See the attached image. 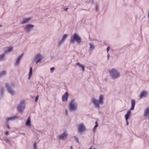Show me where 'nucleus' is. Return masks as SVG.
Returning <instances> with one entry per match:
<instances>
[{
	"mask_svg": "<svg viewBox=\"0 0 149 149\" xmlns=\"http://www.w3.org/2000/svg\"><path fill=\"white\" fill-rule=\"evenodd\" d=\"M104 95H100L98 99H97L94 97L92 98L91 102L95 108L99 109L100 105H102L104 103Z\"/></svg>",
	"mask_w": 149,
	"mask_h": 149,
	"instance_id": "nucleus-1",
	"label": "nucleus"
},
{
	"mask_svg": "<svg viewBox=\"0 0 149 149\" xmlns=\"http://www.w3.org/2000/svg\"><path fill=\"white\" fill-rule=\"evenodd\" d=\"M109 75L113 80L118 79L120 76V72L115 68H113L109 71Z\"/></svg>",
	"mask_w": 149,
	"mask_h": 149,
	"instance_id": "nucleus-2",
	"label": "nucleus"
},
{
	"mask_svg": "<svg viewBox=\"0 0 149 149\" xmlns=\"http://www.w3.org/2000/svg\"><path fill=\"white\" fill-rule=\"evenodd\" d=\"M81 39L79 36L76 33H74L71 36L70 42L71 43L73 44L76 42L77 44L81 43Z\"/></svg>",
	"mask_w": 149,
	"mask_h": 149,
	"instance_id": "nucleus-3",
	"label": "nucleus"
},
{
	"mask_svg": "<svg viewBox=\"0 0 149 149\" xmlns=\"http://www.w3.org/2000/svg\"><path fill=\"white\" fill-rule=\"evenodd\" d=\"M69 110L70 111H75L77 109V104L76 100L74 99L71 100L69 104Z\"/></svg>",
	"mask_w": 149,
	"mask_h": 149,
	"instance_id": "nucleus-4",
	"label": "nucleus"
},
{
	"mask_svg": "<svg viewBox=\"0 0 149 149\" xmlns=\"http://www.w3.org/2000/svg\"><path fill=\"white\" fill-rule=\"evenodd\" d=\"M6 86L8 92L11 95H14L16 93L13 90V88L15 86L14 83L7 84Z\"/></svg>",
	"mask_w": 149,
	"mask_h": 149,
	"instance_id": "nucleus-5",
	"label": "nucleus"
},
{
	"mask_svg": "<svg viewBox=\"0 0 149 149\" xmlns=\"http://www.w3.org/2000/svg\"><path fill=\"white\" fill-rule=\"evenodd\" d=\"M42 59V56L40 54H36L33 57L32 60L33 62L35 63L36 64L40 62Z\"/></svg>",
	"mask_w": 149,
	"mask_h": 149,
	"instance_id": "nucleus-6",
	"label": "nucleus"
},
{
	"mask_svg": "<svg viewBox=\"0 0 149 149\" xmlns=\"http://www.w3.org/2000/svg\"><path fill=\"white\" fill-rule=\"evenodd\" d=\"M86 129L85 125L82 123L78 125L77 132L79 133H82L85 132Z\"/></svg>",
	"mask_w": 149,
	"mask_h": 149,
	"instance_id": "nucleus-7",
	"label": "nucleus"
},
{
	"mask_svg": "<svg viewBox=\"0 0 149 149\" xmlns=\"http://www.w3.org/2000/svg\"><path fill=\"white\" fill-rule=\"evenodd\" d=\"M34 26V25L33 24H27L25 25L24 30L26 32L29 33L33 29Z\"/></svg>",
	"mask_w": 149,
	"mask_h": 149,
	"instance_id": "nucleus-8",
	"label": "nucleus"
},
{
	"mask_svg": "<svg viewBox=\"0 0 149 149\" xmlns=\"http://www.w3.org/2000/svg\"><path fill=\"white\" fill-rule=\"evenodd\" d=\"M25 104L24 101H21L17 106V109L18 111L22 112L25 109Z\"/></svg>",
	"mask_w": 149,
	"mask_h": 149,
	"instance_id": "nucleus-9",
	"label": "nucleus"
},
{
	"mask_svg": "<svg viewBox=\"0 0 149 149\" xmlns=\"http://www.w3.org/2000/svg\"><path fill=\"white\" fill-rule=\"evenodd\" d=\"M23 56V54H22L19 56L15 59L14 65L15 66H18L19 65L21 60L22 59Z\"/></svg>",
	"mask_w": 149,
	"mask_h": 149,
	"instance_id": "nucleus-10",
	"label": "nucleus"
},
{
	"mask_svg": "<svg viewBox=\"0 0 149 149\" xmlns=\"http://www.w3.org/2000/svg\"><path fill=\"white\" fill-rule=\"evenodd\" d=\"M68 133L66 132H65L61 134L58 136V139L60 140H63L66 139Z\"/></svg>",
	"mask_w": 149,
	"mask_h": 149,
	"instance_id": "nucleus-11",
	"label": "nucleus"
},
{
	"mask_svg": "<svg viewBox=\"0 0 149 149\" xmlns=\"http://www.w3.org/2000/svg\"><path fill=\"white\" fill-rule=\"evenodd\" d=\"M31 119L30 117H29L25 123V125L29 128H30L31 126Z\"/></svg>",
	"mask_w": 149,
	"mask_h": 149,
	"instance_id": "nucleus-12",
	"label": "nucleus"
},
{
	"mask_svg": "<svg viewBox=\"0 0 149 149\" xmlns=\"http://www.w3.org/2000/svg\"><path fill=\"white\" fill-rule=\"evenodd\" d=\"M131 111L129 110L127 111L126 113L124 116L125 120H128L130 118L132 115Z\"/></svg>",
	"mask_w": 149,
	"mask_h": 149,
	"instance_id": "nucleus-13",
	"label": "nucleus"
},
{
	"mask_svg": "<svg viewBox=\"0 0 149 149\" xmlns=\"http://www.w3.org/2000/svg\"><path fill=\"white\" fill-rule=\"evenodd\" d=\"M15 118L14 117H8L6 119V125L8 129H9L10 128V127L8 123L9 121L13 120Z\"/></svg>",
	"mask_w": 149,
	"mask_h": 149,
	"instance_id": "nucleus-14",
	"label": "nucleus"
},
{
	"mask_svg": "<svg viewBox=\"0 0 149 149\" xmlns=\"http://www.w3.org/2000/svg\"><path fill=\"white\" fill-rule=\"evenodd\" d=\"M147 92L145 91H142L140 94L139 97L140 99H142L147 97Z\"/></svg>",
	"mask_w": 149,
	"mask_h": 149,
	"instance_id": "nucleus-15",
	"label": "nucleus"
},
{
	"mask_svg": "<svg viewBox=\"0 0 149 149\" xmlns=\"http://www.w3.org/2000/svg\"><path fill=\"white\" fill-rule=\"evenodd\" d=\"M90 49L89 52L90 54H91L92 52L95 49V46L93 42H90L89 43Z\"/></svg>",
	"mask_w": 149,
	"mask_h": 149,
	"instance_id": "nucleus-16",
	"label": "nucleus"
},
{
	"mask_svg": "<svg viewBox=\"0 0 149 149\" xmlns=\"http://www.w3.org/2000/svg\"><path fill=\"white\" fill-rule=\"evenodd\" d=\"M68 96V93L67 92L65 93L62 95V100L63 102H67V101Z\"/></svg>",
	"mask_w": 149,
	"mask_h": 149,
	"instance_id": "nucleus-17",
	"label": "nucleus"
},
{
	"mask_svg": "<svg viewBox=\"0 0 149 149\" xmlns=\"http://www.w3.org/2000/svg\"><path fill=\"white\" fill-rule=\"evenodd\" d=\"M31 19V17H28L24 18L22 19V21L21 22V24H23L29 22Z\"/></svg>",
	"mask_w": 149,
	"mask_h": 149,
	"instance_id": "nucleus-18",
	"label": "nucleus"
},
{
	"mask_svg": "<svg viewBox=\"0 0 149 149\" xmlns=\"http://www.w3.org/2000/svg\"><path fill=\"white\" fill-rule=\"evenodd\" d=\"M32 75L33 68L32 67H30L28 73V79L29 80L31 79Z\"/></svg>",
	"mask_w": 149,
	"mask_h": 149,
	"instance_id": "nucleus-19",
	"label": "nucleus"
},
{
	"mask_svg": "<svg viewBox=\"0 0 149 149\" xmlns=\"http://www.w3.org/2000/svg\"><path fill=\"white\" fill-rule=\"evenodd\" d=\"M131 107L129 110L133 111L134 110L135 105V102L134 100H131Z\"/></svg>",
	"mask_w": 149,
	"mask_h": 149,
	"instance_id": "nucleus-20",
	"label": "nucleus"
},
{
	"mask_svg": "<svg viewBox=\"0 0 149 149\" xmlns=\"http://www.w3.org/2000/svg\"><path fill=\"white\" fill-rule=\"evenodd\" d=\"M76 65L78 66L82 70L83 72H84L85 71V66L79 63H77L76 64Z\"/></svg>",
	"mask_w": 149,
	"mask_h": 149,
	"instance_id": "nucleus-21",
	"label": "nucleus"
},
{
	"mask_svg": "<svg viewBox=\"0 0 149 149\" xmlns=\"http://www.w3.org/2000/svg\"><path fill=\"white\" fill-rule=\"evenodd\" d=\"M144 115L145 116L149 115V106L146 107L144 110Z\"/></svg>",
	"mask_w": 149,
	"mask_h": 149,
	"instance_id": "nucleus-22",
	"label": "nucleus"
},
{
	"mask_svg": "<svg viewBox=\"0 0 149 149\" xmlns=\"http://www.w3.org/2000/svg\"><path fill=\"white\" fill-rule=\"evenodd\" d=\"M95 125L93 129V132L94 133L96 132L97 128L98 126L97 122V121L95 122Z\"/></svg>",
	"mask_w": 149,
	"mask_h": 149,
	"instance_id": "nucleus-23",
	"label": "nucleus"
},
{
	"mask_svg": "<svg viewBox=\"0 0 149 149\" xmlns=\"http://www.w3.org/2000/svg\"><path fill=\"white\" fill-rule=\"evenodd\" d=\"M13 50V48L11 47H9L6 48L5 50L6 53L10 52Z\"/></svg>",
	"mask_w": 149,
	"mask_h": 149,
	"instance_id": "nucleus-24",
	"label": "nucleus"
},
{
	"mask_svg": "<svg viewBox=\"0 0 149 149\" xmlns=\"http://www.w3.org/2000/svg\"><path fill=\"white\" fill-rule=\"evenodd\" d=\"M64 42V41L62 40V39L60 40L58 42L57 44V46L58 47H60L62 44Z\"/></svg>",
	"mask_w": 149,
	"mask_h": 149,
	"instance_id": "nucleus-25",
	"label": "nucleus"
},
{
	"mask_svg": "<svg viewBox=\"0 0 149 149\" xmlns=\"http://www.w3.org/2000/svg\"><path fill=\"white\" fill-rule=\"evenodd\" d=\"M64 42V41L62 40V39L60 40L58 42L57 44V46L58 47H60L62 44Z\"/></svg>",
	"mask_w": 149,
	"mask_h": 149,
	"instance_id": "nucleus-26",
	"label": "nucleus"
},
{
	"mask_svg": "<svg viewBox=\"0 0 149 149\" xmlns=\"http://www.w3.org/2000/svg\"><path fill=\"white\" fill-rule=\"evenodd\" d=\"M6 74V72L5 71H3L0 72V77L5 76Z\"/></svg>",
	"mask_w": 149,
	"mask_h": 149,
	"instance_id": "nucleus-27",
	"label": "nucleus"
},
{
	"mask_svg": "<svg viewBox=\"0 0 149 149\" xmlns=\"http://www.w3.org/2000/svg\"><path fill=\"white\" fill-rule=\"evenodd\" d=\"M67 37H68V35H67L66 34H64L63 36L61 39H62V40H63L64 41H65V40H66V39Z\"/></svg>",
	"mask_w": 149,
	"mask_h": 149,
	"instance_id": "nucleus-28",
	"label": "nucleus"
},
{
	"mask_svg": "<svg viewBox=\"0 0 149 149\" xmlns=\"http://www.w3.org/2000/svg\"><path fill=\"white\" fill-rule=\"evenodd\" d=\"M4 91L5 90L3 88L1 87L0 88V93L1 95H3Z\"/></svg>",
	"mask_w": 149,
	"mask_h": 149,
	"instance_id": "nucleus-29",
	"label": "nucleus"
},
{
	"mask_svg": "<svg viewBox=\"0 0 149 149\" xmlns=\"http://www.w3.org/2000/svg\"><path fill=\"white\" fill-rule=\"evenodd\" d=\"M5 56H6L5 54L0 55V61L3 60Z\"/></svg>",
	"mask_w": 149,
	"mask_h": 149,
	"instance_id": "nucleus-30",
	"label": "nucleus"
},
{
	"mask_svg": "<svg viewBox=\"0 0 149 149\" xmlns=\"http://www.w3.org/2000/svg\"><path fill=\"white\" fill-rule=\"evenodd\" d=\"M55 70L54 67H52L50 69V71L51 73H52Z\"/></svg>",
	"mask_w": 149,
	"mask_h": 149,
	"instance_id": "nucleus-31",
	"label": "nucleus"
},
{
	"mask_svg": "<svg viewBox=\"0 0 149 149\" xmlns=\"http://www.w3.org/2000/svg\"><path fill=\"white\" fill-rule=\"evenodd\" d=\"M99 8V7L97 5H96L95 8V10L96 11H98V9Z\"/></svg>",
	"mask_w": 149,
	"mask_h": 149,
	"instance_id": "nucleus-32",
	"label": "nucleus"
},
{
	"mask_svg": "<svg viewBox=\"0 0 149 149\" xmlns=\"http://www.w3.org/2000/svg\"><path fill=\"white\" fill-rule=\"evenodd\" d=\"M33 149H37V147L36 146V144L34 143L33 145Z\"/></svg>",
	"mask_w": 149,
	"mask_h": 149,
	"instance_id": "nucleus-33",
	"label": "nucleus"
},
{
	"mask_svg": "<svg viewBox=\"0 0 149 149\" xmlns=\"http://www.w3.org/2000/svg\"><path fill=\"white\" fill-rule=\"evenodd\" d=\"M5 140L6 141V142L7 143H8L10 142L9 139L8 138H6L5 139Z\"/></svg>",
	"mask_w": 149,
	"mask_h": 149,
	"instance_id": "nucleus-34",
	"label": "nucleus"
},
{
	"mask_svg": "<svg viewBox=\"0 0 149 149\" xmlns=\"http://www.w3.org/2000/svg\"><path fill=\"white\" fill-rule=\"evenodd\" d=\"M38 98H39V96H37L36 98H35V101L36 102H37V101H38Z\"/></svg>",
	"mask_w": 149,
	"mask_h": 149,
	"instance_id": "nucleus-35",
	"label": "nucleus"
},
{
	"mask_svg": "<svg viewBox=\"0 0 149 149\" xmlns=\"http://www.w3.org/2000/svg\"><path fill=\"white\" fill-rule=\"evenodd\" d=\"M110 49V47L109 46H108L107 48V53H109L108 52H109Z\"/></svg>",
	"mask_w": 149,
	"mask_h": 149,
	"instance_id": "nucleus-36",
	"label": "nucleus"
},
{
	"mask_svg": "<svg viewBox=\"0 0 149 149\" xmlns=\"http://www.w3.org/2000/svg\"><path fill=\"white\" fill-rule=\"evenodd\" d=\"M65 114L66 116L68 115V111L67 109L65 110Z\"/></svg>",
	"mask_w": 149,
	"mask_h": 149,
	"instance_id": "nucleus-37",
	"label": "nucleus"
},
{
	"mask_svg": "<svg viewBox=\"0 0 149 149\" xmlns=\"http://www.w3.org/2000/svg\"><path fill=\"white\" fill-rule=\"evenodd\" d=\"M110 56V54L109 53H107V60H109Z\"/></svg>",
	"mask_w": 149,
	"mask_h": 149,
	"instance_id": "nucleus-38",
	"label": "nucleus"
},
{
	"mask_svg": "<svg viewBox=\"0 0 149 149\" xmlns=\"http://www.w3.org/2000/svg\"><path fill=\"white\" fill-rule=\"evenodd\" d=\"M125 121L126 123V125H129V122H128V120H125Z\"/></svg>",
	"mask_w": 149,
	"mask_h": 149,
	"instance_id": "nucleus-39",
	"label": "nucleus"
},
{
	"mask_svg": "<svg viewBox=\"0 0 149 149\" xmlns=\"http://www.w3.org/2000/svg\"><path fill=\"white\" fill-rule=\"evenodd\" d=\"M9 132L8 131H6L5 132V134L6 135H7L9 134Z\"/></svg>",
	"mask_w": 149,
	"mask_h": 149,
	"instance_id": "nucleus-40",
	"label": "nucleus"
},
{
	"mask_svg": "<svg viewBox=\"0 0 149 149\" xmlns=\"http://www.w3.org/2000/svg\"><path fill=\"white\" fill-rule=\"evenodd\" d=\"M88 149H96V148L94 147H91Z\"/></svg>",
	"mask_w": 149,
	"mask_h": 149,
	"instance_id": "nucleus-41",
	"label": "nucleus"
},
{
	"mask_svg": "<svg viewBox=\"0 0 149 149\" xmlns=\"http://www.w3.org/2000/svg\"><path fill=\"white\" fill-rule=\"evenodd\" d=\"M74 138H75V139L76 140L77 142H78V139L76 137H74Z\"/></svg>",
	"mask_w": 149,
	"mask_h": 149,
	"instance_id": "nucleus-42",
	"label": "nucleus"
},
{
	"mask_svg": "<svg viewBox=\"0 0 149 149\" xmlns=\"http://www.w3.org/2000/svg\"><path fill=\"white\" fill-rule=\"evenodd\" d=\"M68 9V8H64V10L65 11H66V10H67Z\"/></svg>",
	"mask_w": 149,
	"mask_h": 149,
	"instance_id": "nucleus-43",
	"label": "nucleus"
},
{
	"mask_svg": "<svg viewBox=\"0 0 149 149\" xmlns=\"http://www.w3.org/2000/svg\"><path fill=\"white\" fill-rule=\"evenodd\" d=\"M70 149H73L72 146L70 147Z\"/></svg>",
	"mask_w": 149,
	"mask_h": 149,
	"instance_id": "nucleus-44",
	"label": "nucleus"
},
{
	"mask_svg": "<svg viewBox=\"0 0 149 149\" xmlns=\"http://www.w3.org/2000/svg\"><path fill=\"white\" fill-rule=\"evenodd\" d=\"M2 25H1L0 24V27H2Z\"/></svg>",
	"mask_w": 149,
	"mask_h": 149,
	"instance_id": "nucleus-45",
	"label": "nucleus"
}]
</instances>
